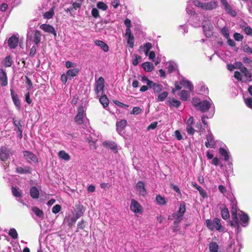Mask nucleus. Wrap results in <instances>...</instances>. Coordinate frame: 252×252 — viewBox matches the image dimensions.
Masks as SVG:
<instances>
[{
    "instance_id": "nucleus-1",
    "label": "nucleus",
    "mask_w": 252,
    "mask_h": 252,
    "mask_svg": "<svg viewBox=\"0 0 252 252\" xmlns=\"http://www.w3.org/2000/svg\"><path fill=\"white\" fill-rule=\"evenodd\" d=\"M220 219L218 218H214L213 220L208 219L206 220L205 224L207 227L210 230H218L222 231V227L220 223Z\"/></svg>"
},
{
    "instance_id": "nucleus-2",
    "label": "nucleus",
    "mask_w": 252,
    "mask_h": 252,
    "mask_svg": "<svg viewBox=\"0 0 252 252\" xmlns=\"http://www.w3.org/2000/svg\"><path fill=\"white\" fill-rule=\"evenodd\" d=\"M237 202L235 198L232 199L231 200L230 205L231 206V212L232 218L234 221L237 224V226H239V219L237 217Z\"/></svg>"
},
{
    "instance_id": "nucleus-3",
    "label": "nucleus",
    "mask_w": 252,
    "mask_h": 252,
    "mask_svg": "<svg viewBox=\"0 0 252 252\" xmlns=\"http://www.w3.org/2000/svg\"><path fill=\"white\" fill-rule=\"evenodd\" d=\"M104 82V79L102 77H99L95 82L94 91L97 97L100 95V93L101 94H103Z\"/></svg>"
},
{
    "instance_id": "nucleus-4",
    "label": "nucleus",
    "mask_w": 252,
    "mask_h": 252,
    "mask_svg": "<svg viewBox=\"0 0 252 252\" xmlns=\"http://www.w3.org/2000/svg\"><path fill=\"white\" fill-rule=\"evenodd\" d=\"M24 157L30 163L38 162V158L32 152L29 151H25L23 152Z\"/></svg>"
},
{
    "instance_id": "nucleus-5",
    "label": "nucleus",
    "mask_w": 252,
    "mask_h": 252,
    "mask_svg": "<svg viewBox=\"0 0 252 252\" xmlns=\"http://www.w3.org/2000/svg\"><path fill=\"white\" fill-rule=\"evenodd\" d=\"M84 109L83 106H79L78 108L77 114L74 118V121L77 124L82 125L84 123Z\"/></svg>"
},
{
    "instance_id": "nucleus-6",
    "label": "nucleus",
    "mask_w": 252,
    "mask_h": 252,
    "mask_svg": "<svg viewBox=\"0 0 252 252\" xmlns=\"http://www.w3.org/2000/svg\"><path fill=\"white\" fill-rule=\"evenodd\" d=\"M130 210L135 213H142L143 208L138 202L134 199H132L130 204Z\"/></svg>"
},
{
    "instance_id": "nucleus-7",
    "label": "nucleus",
    "mask_w": 252,
    "mask_h": 252,
    "mask_svg": "<svg viewBox=\"0 0 252 252\" xmlns=\"http://www.w3.org/2000/svg\"><path fill=\"white\" fill-rule=\"evenodd\" d=\"M207 141L205 143V145L207 148H215L216 142L215 140L214 137L212 133H210L206 135Z\"/></svg>"
},
{
    "instance_id": "nucleus-8",
    "label": "nucleus",
    "mask_w": 252,
    "mask_h": 252,
    "mask_svg": "<svg viewBox=\"0 0 252 252\" xmlns=\"http://www.w3.org/2000/svg\"><path fill=\"white\" fill-rule=\"evenodd\" d=\"M10 150L6 147H1L0 149V160L6 161L10 155Z\"/></svg>"
},
{
    "instance_id": "nucleus-9",
    "label": "nucleus",
    "mask_w": 252,
    "mask_h": 252,
    "mask_svg": "<svg viewBox=\"0 0 252 252\" xmlns=\"http://www.w3.org/2000/svg\"><path fill=\"white\" fill-rule=\"evenodd\" d=\"M136 189L140 195L145 196L147 194L145 185L142 181H139L136 185Z\"/></svg>"
},
{
    "instance_id": "nucleus-10",
    "label": "nucleus",
    "mask_w": 252,
    "mask_h": 252,
    "mask_svg": "<svg viewBox=\"0 0 252 252\" xmlns=\"http://www.w3.org/2000/svg\"><path fill=\"white\" fill-rule=\"evenodd\" d=\"M40 29L45 32L53 34L54 36H57V33L54 28L50 25L45 24H42L40 26Z\"/></svg>"
},
{
    "instance_id": "nucleus-11",
    "label": "nucleus",
    "mask_w": 252,
    "mask_h": 252,
    "mask_svg": "<svg viewBox=\"0 0 252 252\" xmlns=\"http://www.w3.org/2000/svg\"><path fill=\"white\" fill-rule=\"evenodd\" d=\"M125 36L126 38L127 43L130 48H133L134 47V37L131 31H126Z\"/></svg>"
},
{
    "instance_id": "nucleus-12",
    "label": "nucleus",
    "mask_w": 252,
    "mask_h": 252,
    "mask_svg": "<svg viewBox=\"0 0 252 252\" xmlns=\"http://www.w3.org/2000/svg\"><path fill=\"white\" fill-rule=\"evenodd\" d=\"M11 96L16 107L19 110L21 108V103L18 98V96L16 93H14L13 89H10Z\"/></svg>"
},
{
    "instance_id": "nucleus-13",
    "label": "nucleus",
    "mask_w": 252,
    "mask_h": 252,
    "mask_svg": "<svg viewBox=\"0 0 252 252\" xmlns=\"http://www.w3.org/2000/svg\"><path fill=\"white\" fill-rule=\"evenodd\" d=\"M221 216L223 220H227L230 218L229 211L225 204H222L220 207Z\"/></svg>"
},
{
    "instance_id": "nucleus-14",
    "label": "nucleus",
    "mask_w": 252,
    "mask_h": 252,
    "mask_svg": "<svg viewBox=\"0 0 252 252\" xmlns=\"http://www.w3.org/2000/svg\"><path fill=\"white\" fill-rule=\"evenodd\" d=\"M198 109L202 112H205L208 111L211 107V104L209 101L204 100L199 103Z\"/></svg>"
},
{
    "instance_id": "nucleus-15",
    "label": "nucleus",
    "mask_w": 252,
    "mask_h": 252,
    "mask_svg": "<svg viewBox=\"0 0 252 252\" xmlns=\"http://www.w3.org/2000/svg\"><path fill=\"white\" fill-rule=\"evenodd\" d=\"M218 6V2L217 1H212L209 2L204 3L202 9L205 10H211L216 8Z\"/></svg>"
},
{
    "instance_id": "nucleus-16",
    "label": "nucleus",
    "mask_w": 252,
    "mask_h": 252,
    "mask_svg": "<svg viewBox=\"0 0 252 252\" xmlns=\"http://www.w3.org/2000/svg\"><path fill=\"white\" fill-rule=\"evenodd\" d=\"M0 84L2 86H5L8 84L6 73L2 69H0Z\"/></svg>"
},
{
    "instance_id": "nucleus-17",
    "label": "nucleus",
    "mask_w": 252,
    "mask_h": 252,
    "mask_svg": "<svg viewBox=\"0 0 252 252\" xmlns=\"http://www.w3.org/2000/svg\"><path fill=\"white\" fill-rule=\"evenodd\" d=\"M18 38L15 35L12 36L8 40V44L11 49L15 48L18 43Z\"/></svg>"
},
{
    "instance_id": "nucleus-18",
    "label": "nucleus",
    "mask_w": 252,
    "mask_h": 252,
    "mask_svg": "<svg viewBox=\"0 0 252 252\" xmlns=\"http://www.w3.org/2000/svg\"><path fill=\"white\" fill-rule=\"evenodd\" d=\"M103 146L108 147L115 152H117V145L114 142L110 141H105L102 143Z\"/></svg>"
},
{
    "instance_id": "nucleus-19",
    "label": "nucleus",
    "mask_w": 252,
    "mask_h": 252,
    "mask_svg": "<svg viewBox=\"0 0 252 252\" xmlns=\"http://www.w3.org/2000/svg\"><path fill=\"white\" fill-rule=\"evenodd\" d=\"M203 31L205 35L207 37H211L213 34V27L212 25L204 26L203 27Z\"/></svg>"
},
{
    "instance_id": "nucleus-20",
    "label": "nucleus",
    "mask_w": 252,
    "mask_h": 252,
    "mask_svg": "<svg viewBox=\"0 0 252 252\" xmlns=\"http://www.w3.org/2000/svg\"><path fill=\"white\" fill-rule=\"evenodd\" d=\"M79 72V69L78 68L69 69L66 72V74L69 79H72L76 76Z\"/></svg>"
},
{
    "instance_id": "nucleus-21",
    "label": "nucleus",
    "mask_w": 252,
    "mask_h": 252,
    "mask_svg": "<svg viewBox=\"0 0 252 252\" xmlns=\"http://www.w3.org/2000/svg\"><path fill=\"white\" fill-rule=\"evenodd\" d=\"M30 195L33 199H37L39 197V191L35 187H32L30 189Z\"/></svg>"
},
{
    "instance_id": "nucleus-22",
    "label": "nucleus",
    "mask_w": 252,
    "mask_h": 252,
    "mask_svg": "<svg viewBox=\"0 0 252 252\" xmlns=\"http://www.w3.org/2000/svg\"><path fill=\"white\" fill-rule=\"evenodd\" d=\"M94 43L96 45L99 46L105 52H107L109 51L108 46L103 41L95 40Z\"/></svg>"
},
{
    "instance_id": "nucleus-23",
    "label": "nucleus",
    "mask_w": 252,
    "mask_h": 252,
    "mask_svg": "<svg viewBox=\"0 0 252 252\" xmlns=\"http://www.w3.org/2000/svg\"><path fill=\"white\" fill-rule=\"evenodd\" d=\"M240 221L243 226H246L249 221V217L246 214L242 212L241 214L239 215Z\"/></svg>"
},
{
    "instance_id": "nucleus-24",
    "label": "nucleus",
    "mask_w": 252,
    "mask_h": 252,
    "mask_svg": "<svg viewBox=\"0 0 252 252\" xmlns=\"http://www.w3.org/2000/svg\"><path fill=\"white\" fill-rule=\"evenodd\" d=\"M41 35H42L40 31L38 30H36L35 31L33 40L36 45H38L40 43Z\"/></svg>"
},
{
    "instance_id": "nucleus-25",
    "label": "nucleus",
    "mask_w": 252,
    "mask_h": 252,
    "mask_svg": "<svg viewBox=\"0 0 252 252\" xmlns=\"http://www.w3.org/2000/svg\"><path fill=\"white\" fill-rule=\"evenodd\" d=\"M243 98L246 105L250 108H252V98L248 95V93L243 94Z\"/></svg>"
},
{
    "instance_id": "nucleus-26",
    "label": "nucleus",
    "mask_w": 252,
    "mask_h": 252,
    "mask_svg": "<svg viewBox=\"0 0 252 252\" xmlns=\"http://www.w3.org/2000/svg\"><path fill=\"white\" fill-rule=\"evenodd\" d=\"M126 121L125 120H123L120 122H117L116 123L117 130L119 132H121L126 127Z\"/></svg>"
},
{
    "instance_id": "nucleus-27",
    "label": "nucleus",
    "mask_w": 252,
    "mask_h": 252,
    "mask_svg": "<svg viewBox=\"0 0 252 252\" xmlns=\"http://www.w3.org/2000/svg\"><path fill=\"white\" fill-rule=\"evenodd\" d=\"M168 103L169 105L170 106H173L176 108L179 107L181 104V102L179 100L175 99L174 97L169 98Z\"/></svg>"
},
{
    "instance_id": "nucleus-28",
    "label": "nucleus",
    "mask_w": 252,
    "mask_h": 252,
    "mask_svg": "<svg viewBox=\"0 0 252 252\" xmlns=\"http://www.w3.org/2000/svg\"><path fill=\"white\" fill-rule=\"evenodd\" d=\"M101 96L99 98V102L102 105L104 108L107 107L109 105V99L105 94H101Z\"/></svg>"
},
{
    "instance_id": "nucleus-29",
    "label": "nucleus",
    "mask_w": 252,
    "mask_h": 252,
    "mask_svg": "<svg viewBox=\"0 0 252 252\" xmlns=\"http://www.w3.org/2000/svg\"><path fill=\"white\" fill-rule=\"evenodd\" d=\"M142 67L147 72H151L154 68L153 63L149 62L144 63L142 64Z\"/></svg>"
},
{
    "instance_id": "nucleus-30",
    "label": "nucleus",
    "mask_w": 252,
    "mask_h": 252,
    "mask_svg": "<svg viewBox=\"0 0 252 252\" xmlns=\"http://www.w3.org/2000/svg\"><path fill=\"white\" fill-rule=\"evenodd\" d=\"M173 218L175 219L174 221V225L178 224L183 220V217L182 214L180 213H174L172 214Z\"/></svg>"
},
{
    "instance_id": "nucleus-31",
    "label": "nucleus",
    "mask_w": 252,
    "mask_h": 252,
    "mask_svg": "<svg viewBox=\"0 0 252 252\" xmlns=\"http://www.w3.org/2000/svg\"><path fill=\"white\" fill-rule=\"evenodd\" d=\"M76 209L77 211L76 213V217L77 218H79L81 217L84 212L85 211V208L82 205H79L76 206Z\"/></svg>"
},
{
    "instance_id": "nucleus-32",
    "label": "nucleus",
    "mask_w": 252,
    "mask_h": 252,
    "mask_svg": "<svg viewBox=\"0 0 252 252\" xmlns=\"http://www.w3.org/2000/svg\"><path fill=\"white\" fill-rule=\"evenodd\" d=\"M58 156L61 159L68 161L70 159V157L68 154L66 153L64 151H60L58 153Z\"/></svg>"
},
{
    "instance_id": "nucleus-33",
    "label": "nucleus",
    "mask_w": 252,
    "mask_h": 252,
    "mask_svg": "<svg viewBox=\"0 0 252 252\" xmlns=\"http://www.w3.org/2000/svg\"><path fill=\"white\" fill-rule=\"evenodd\" d=\"M225 11H227V13L230 14L233 17H235L237 15L236 12L232 9L229 3L225 4L223 6Z\"/></svg>"
},
{
    "instance_id": "nucleus-34",
    "label": "nucleus",
    "mask_w": 252,
    "mask_h": 252,
    "mask_svg": "<svg viewBox=\"0 0 252 252\" xmlns=\"http://www.w3.org/2000/svg\"><path fill=\"white\" fill-rule=\"evenodd\" d=\"M13 195L16 197L22 196V191L17 187H12L11 189Z\"/></svg>"
},
{
    "instance_id": "nucleus-35",
    "label": "nucleus",
    "mask_w": 252,
    "mask_h": 252,
    "mask_svg": "<svg viewBox=\"0 0 252 252\" xmlns=\"http://www.w3.org/2000/svg\"><path fill=\"white\" fill-rule=\"evenodd\" d=\"M152 45L150 42L146 43L143 46H141L140 49L143 48L146 56H148L149 51L152 49Z\"/></svg>"
},
{
    "instance_id": "nucleus-36",
    "label": "nucleus",
    "mask_w": 252,
    "mask_h": 252,
    "mask_svg": "<svg viewBox=\"0 0 252 252\" xmlns=\"http://www.w3.org/2000/svg\"><path fill=\"white\" fill-rule=\"evenodd\" d=\"M220 154L224 157L225 161H228L229 159V156L228 152L223 148H220L219 149Z\"/></svg>"
},
{
    "instance_id": "nucleus-37",
    "label": "nucleus",
    "mask_w": 252,
    "mask_h": 252,
    "mask_svg": "<svg viewBox=\"0 0 252 252\" xmlns=\"http://www.w3.org/2000/svg\"><path fill=\"white\" fill-rule=\"evenodd\" d=\"M180 96L181 99L183 101H187L189 97L190 94L189 93L188 91L184 90L181 92L180 94Z\"/></svg>"
},
{
    "instance_id": "nucleus-38",
    "label": "nucleus",
    "mask_w": 252,
    "mask_h": 252,
    "mask_svg": "<svg viewBox=\"0 0 252 252\" xmlns=\"http://www.w3.org/2000/svg\"><path fill=\"white\" fill-rule=\"evenodd\" d=\"M183 86L186 89H188L190 92L193 90V86L189 80H182Z\"/></svg>"
},
{
    "instance_id": "nucleus-39",
    "label": "nucleus",
    "mask_w": 252,
    "mask_h": 252,
    "mask_svg": "<svg viewBox=\"0 0 252 252\" xmlns=\"http://www.w3.org/2000/svg\"><path fill=\"white\" fill-rule=\"evenodd\" d=\"M209 248L210 252H217L219 250V245L216 242H211L209 244Z\"/></svg>"
},
{
    "instance_id": "nucleus-40",
    "label": "nucleus",
    "mask_w": 252,
    "mask_h": 252,
    "mask_svg": "<svg viewBox=\"0 0 252 252\" xmlns=\"http://www.w3.org/2000/svg\"><path fill=\"white\" fill-rule=\"evenodd\" d=\"M16 172L19 174L31 173L30 169L29 167H27L25 168H23L22 167H18L16 168Z\"/></svg>"
},
{
    "instance_id": "nucleus-41",
    "label": "nucleus",
    "mask_w": 252,
    "mask_h": 252,
    "mask_svg": "<svg viewBox=\"0 0 252 252\" xmlns=\"http://www.w3.org/2000/svg\"><path fill=\"white\" fill-rule=\"evenodd\" d=\"M32 211L38 217L42 218L44 217V214L42 210H40L37 207H34L32 209Z\"/></svg>"
},
{
    "instance_id": "nucleus-42",
    "label": "nucleus",
    "mask_w": 252,
    "mask_h": 252,
    "mask_svg": "<svg viewBox=\"0 0 252 252\" xmlns=\"http://www.w3.org/2000/svg\"><path fill=\"white\" fill-rule=\"evenodd\" d=\"M156 201L158 204L160 205H164L166 204V201L164 197L158 194L156 196Z\"/></svg>"
},
{
    "instance_id": "nucleus-43",
    "label": "nucleus",
    "mask_w": 252,
    "mask_h": 252,
    "mask_svg": "<svg viewBox=\"0 0 252 252\" xmlns=\"http://www.w3.org/2000/svg\"><path fill=\"white\" fill-rule=\"evenodd\" d=\"M87 225L86 221L82 219L80 221H79L77 224V228L76 230V232H78L79 229H84Z\"/></svg>"
},
{
    "instance_id": "nucleus-44",
    "label": "nucleus",
    "mask_w": 252,
    "mask_h": 252,
    "mask_svg": "<svg viewBox=\"0 0 252 252\" xmlns=\"http://www.w3.org/2000/svg\"><path fill=\"white\" fill-rule=\"evenodd\" d=\"M54 15V8H51L49 11L46 12L43 15V17L45 19H51Z\"/></svg>"
},
{
    "instance_id": "nucleus-45",
    "label": "nucleus",
    "mask_w": 252,
    "mask_h": 252,
    "mask_svg": "<svg viewBox=\"0 0 252 252\" xmlns=\"http://www.w3.org/2000/svg\"><path fill=\"white\" fill-rule=\"evenodd\" d=\"M84 1V0H76V1L72 3V8L74 10H77L78 8H80L82 3Z\"/></svg>"
},
{
    "instance_id": "nucleus-46",
    "label": "nucleus",
    "mask_w": 252,
    "mask_h": 252,
    "mask_svg": "<svg viewBox=\"0 0 252 252\" xmlns=\"http://www.w3.org/2000/svg\"><path fill=\"white\" fill-rule=\"evenodd\" d=\"M252 75L251 73L249 71H247L243 73V77L242 81L247 82H249L252 80L251 79Z\"/></svg>"
},
{
    "instance_id": "nucleus-47",
    "label": "nucleus",
    "mask_w": 252,
    "mask_h": 252,
    "mask_svg": "<svg viewBox=\"0 0 252 252\" xmlns=\"http://www.w3.org/2000/svg\"><path fill=\"white\" fill-rule=\"evenodd\" d=\"M168 93L167 92H164L158 95L157 100L158 101H163L167 97Z\"/></svg>"
},
{
    "instance_id": "nucleus-48",
    "label": "nucleus",
    "mask_w": 252,
    "mask_h": 252,
    "mask_svg": "<svg viewBox=\"0 0 252 252\" xmlns=\"http://www.w3.org/2000/svg\"><path fill=\"white\" fill-rule=\"evenodd\" d=\"M8 234L14 239H16L18 238V233L15 228H11L9 230Z\"/></svg>"
},
{
    "instance_id": "nucleus-49",
    "label": "nucleus",
    "mask_w": 252,
    "mask_h": 252,
    "mask_svg": "<svg viewBox=\"0 0 252 252\" xmlns=\"http://www.w3.org/2000/svg\"><path fill=\"white\" fill-rule=\"evenodd\" d=\"M12 121L14 126L17 128L18 130L22 129V126L21 124V122L20 120H18L15 118H13Z\"/></svg>"
},
{
    "instance_id": "nucleus-50",
    "label": "nucleus",
    "mask_w": 252,
    "mask_h": 252,
    "mask_svg": "<svg viewBox=\"0 0 252 252\" xmlns=\"http://www.w3.org/2000/svg\"><path fill=\"white\" fill-rule=\"evenodd\" d=\"M97 7L98 9H101L103 11H105L108 8L107 5L103 2L99 1L97 3Z\"/></svg>"
},
{
    "instance_id": "nucleus-51",
    "label": "nucleus",
    "mask_w": 252,
    "mask_h": 252,
    "mask_svg": "<svg viewBox=\"0 0 252 252\" xmlns=\"http://www.w3.org/2000/svg\"><path fill=\"white\" fill-rule=\"evenodd\" d=\"M162 88L163 87L161 85L156 83L153 89L155 93H159L161 92Z\"/></svg>"
},
{
    "instance_id": "nucleus-52",
    "label": "nucleus",
    "mask_w": 252,
    "mask_h": 252,
    "mask_svg": "<svg viewBox=\"0 0 252 252\" xmlns=\"http://www.w3.org/2000/svg\"><path fill=\"white\" fill-rule=\"evenodd\" d=\"M142 112V109L139 107H133L132 111L130 114L133 115H138L141 113Z\"/></svg>"
},
{
    "instance_id": "nucleus-53",
    "label": "nucleus",
    "mask_w": 252,
    "mask_h": 252,
    "mask_svg": "<svg viewBox=\"0 0 252 252\" xmlns=\"http://www.w3.org/2000/svg\"><path fill=\"white\" fill-rule=\"evenodd\" d=\"M12 61L10 56L6 57L4 59V65L6 67L11 66Z\"/></svg>"
},
{
    "instance_id": "nucleus-54",
    "label": "nucleus",
    "mask_w": 252,
    "mask_h": 252,
    "mask_svg": "<svg viewBox=\"0 0 252 252\" xmlns=\"http://www.w3.org/2000/svg\"><path fill=\"white\" fill-rule=\"evenodd\" d=\"M124 24L126 27V31L128 30V31H131L130 28L131 27V21L129 19H126L124 21Z\"/></svg>"
},
{
    "instance_id": "nucleus-55",
    "label": "nucleus",
    "mask_w": 252,
    "mask_h": 252,
    "mask_svg": "<svg viewBox=\"0 0 252 252\" xmlns=\"http://www.w3.org/2000/svg\"><path fill=\"white\" fill-rule=\"evenodd\" d=\"M221 32L222 34L226 38H228L229 37V32L227 29V28L224 27L221 30Z\"/></svg>"
},
{
    "instance_id": "nucleus-56",
    "label": "nucleus",
    "mask_w": 252,
    "mask_h": 252,
    "mask_svg": "<svg viewBox=\"0 0 252 252\" xmlns=\"http://www.w3.org/2000/svg\"><path fill=\"white\" fill-rule=\"evenodd\" d=\"M195 185H193L194 187H196V188L199 191L200 194L202 195L203 197L206 196V194L204 190L202 189V187L200 186L197 185L196 184H195Z\"/></svg>"
},
{
    "instance_id": "nucleus-57",
    "label": "nucleus",
    "mask_w": 252,
    "mask_h": 252,
    "mask_svg": "<svg viewBox=\"0 0 252 252\" xmlns=\"http://www.w3.org/2000/svg\"><path fill=\"white\" fill-rule=\"evenodd\" d=\"M25 78L26 80V84L28 86V89H32L33 86H32V83L31 80L26 75L25 76Z\"/></svg>"
},
{
    "instance_id": "nucleus-58",
    "label": "nucleus",
    "mask_w": 252,
    "mask_h": 252,
    "mask_svg": "<svg viewBox=\"0 0 252 252\" xmlns=\"http://www.w3.org/2000/svg\"><path fill=\"white\" fill-rule=\"evenodd\" d=\"M61 210V206L60 205L56 204L52 208V212L54 214H57Z\"/></svg>"
},
{
    "instance_id": "nucleus-59",
    "label": "nucleus",
    "mask_w": 252,
    "mask_h": 252,
    "mask_svg": "<svg viewBox=\"0 0 252 252\" xmlns=\"http://www.w3.org/2000/svg\"><path fill=\"white\" fill-rule=\"evenodd\" d=\"M113 102L115 104L117 105V106L121 107V108H127L128 107V105H126V104H125L123 103H122L120 101H119L118 100H113Z\"/></svg>"
},
{
    "instance_id": "nucleus-60",
    "label": "nucleus",
    "mask_w": 252,
    "mask_h": 252,
    "mask_svg": "<svg viewBox=\"0 0 252 252\" xmlns=\"http://www.w3.org/2000/svg\"><path fill=\"white\" fill-rule=\"evenodd\" d=\"M185 211H186L185 204L184 203H183L182 204H181L180 206V207H179V211H178L177 213L182 214V216H183V215L185 213Z\"/></svg>"
},
{
    "instance_id": "nucleus-61",
    "label": "nucleus",
    "mask_w": 252,
    "mask_h": 252,
    "mask_svg": "<svg viewBox=\"0 0 252 252\" xmlns=\"http://www.w3.org/2000/svg\"><path fill=\"white\" fill-rule=\"evenodd\" d=\"M92 15L94 18H97L99 17L98 10L95 8H94L92 10Z\"/></svg>"
},
{
    "instance_id": "nucleus-62",
    "label": "nucleus",
    "mask_w": 252,
    "mask_h": 252,
    "mask_svg": "<svg viewBox=\"0 0 252 252\" xmlns=\"http://www.w3.org/2000/svg\"><path fill=\"white\" fill-rule=\"evenodd\" d=\"M234 76L236 79H237L239 81H242L243 80V76L241 73L238 71H236L234 72Z\"/></svg>"
},
{
    "instance_id": "nucleus-63",
    "label": "nucleus",
    "mask_w": 252,
    "mask_h": 252,
    "mask_svg": "<svg viewBox=\"0 0 252 252\" xmlns=\"http://www.w3.org/2000/svg\"><path fill=\"white\" fill-rule=\"evenodd\" d=\"M234 39L236 41H241L243 38V36L240 33L236 32L233 35Z\"/></svg>"
},
{
    "instance_id": "nucleus-64",
    "label": "nucleus",
    "mask_w": 252,
    "mask_h": 252,
    "mask_svg": "<svg viewBox=\"0 0 252 252\" xmlns=\"http://www.w3.org/2000/svg\"><path fill=\"white\" fill-rule=\"evenodd\" d=\"M186 129L188 133L190 135H193L195 132V130L191 126H187Z\"/></svg>"
}]
</instances>
